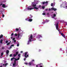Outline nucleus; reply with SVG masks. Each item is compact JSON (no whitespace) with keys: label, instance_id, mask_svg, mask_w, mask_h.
Returning <instances> with one entry per match:
<instances>
[{"label":"nucleus","instance_id":"25","mask_svg":"<svg viewBox=\"0 0 67 67\" xmlns=\"http://www.w3.org/2000/svg\"><path fill=\"white\" fill-rule=\"evenodd\" d=\"M16 54H14L13 55V56L14 57H16Z\"/></svg>","mask_w":67,"mask_h":67},{"label":"nucleus","instance_id":"27","mask_svg":"<svg viewBox=\"0 0 67 67\" xmlns=\"http://www.w3.org/2000/svg\"><path fill=\"white\" fill-rule=\"evenodd\" d=\"M15 30L17 31H19V29L18 28H16Z\"/></svg>","mask_w":67,"mask_h":67},{"label":"nucleus","instance_id":"41","mask_svg":"<svg viewBox=\"0 0 67 67\" xmlns=\"http://www.w3.org/2000/svg\"><path fill=\"white\" fill-rule=\"evenodd\" d=\"M17 46H19V44H18L17 45Z\"/></svg>","mask_w":67,"mask_h":67},{"label":"nucleus","instance_id":"22","mask_svg":"<svg viewBox=\"0 0 67 67\" xmlns=\"http://www.w3.org/2000/svg\"><path fill=\"white\" fill-rule=\"evenodd\" d=\"M42 9H44L45 8V6H42Z\"/></svg>","mask_w":67,"mask_h":67},{"label":"nucleus","instance_id":"51","mask_svg":"<svg viewBox=\"0 0 67 67\" xmlns=\"http://www.w3.org/2000/svg\"><path fill=\"white\" fill-rule=\"evenodd\" d=\"M17 59L18 60L19 59H20V58H18Z\"/></svg>","mask_w":67,"mask_h":67},{"label":"nucleus","instance_id":"53","mask_svg":"<svg viewBox=\"0 0 67 67\" xmlns=\"http://www.w3.org/2000/svg\"><path fill=\"white\" fill-rule=\"evenodd\" d=\"M36 67H38V65H36Z\"/></svg>","mask_w":67,"mask_h":67},{"label":"nucleus","instance_id":"35","mask_svg":"<svg viewBox=\"0 0 67 67\" xmlns=\"http://www.w3.org/2000/svg\"><path fill=\"white\" fill-rule=\"evenodd\" d=\"M51 6H52V7L53 6V3H52L51 4Z\"/></svg>","mask_w":67,"mask_h":67},{"label":"nucleus","instance_id":"33","mask_svg":"<svg viewBox=\"0 0 67 67\" xmlns=\"http://www.w3.org/2000/svg\"><path fill=\"white\" fill-rule=\"evenodd\" d=\"M15 38H13V41H14V40H15Z\"/></svg>","mask_w":67,"mask_h":67},{"label":"nucleus","instance_id":"61","mask_svg":"<svg viewBox=\"0 0 67 67\" xmlns=\"http://www.w3.org/2000/svg\"><path fill=\"white\" fill-rule=\"evenodd\" d=\"M2 67V65H1V66H0V67Z\"/></svg>","mask_w":67,"mask_h":67},{"label":"nucleus","instance_id":"37","mask_svg":"<svg viewBox=\"0 0 67 67\" xmlns=\"http://www.w3.org/2000/svg\"><path fill=\"white\" fill-rule=\"evenodd\" d=\"M14 42H15V43L16 42V41L15 40H14Z\"/></svg>","mask_w":67,"mask_h":67},{"label":"nucleus","instance_id":"30","mask_svg":"<svg viewBox=\"0 0 67 67\" xmlns=\"http://www.w3.org/2000/svg\"><path fill=\"white\" fill-rule=\"evenodd\" d=\"M53 16H54V17H55V16H56V14H53Z\"/></svg>","mask_w":67,"mask_h":67},{"label":"nucleus","instance_id":"58","mask_svg":"<svg viewBox=\"0 0 67 67\" xmlns=\"http://www.w3.org/2000/svg\"><path fill=\"white\" fill-rule=\"evenodd\" d=\"M21 53H23V51H21Z\"/></svg>","mask_w":67,"mask_h":67},{"label":"nucleus","instance_id":"23","mask_svg":"<svg viewBox=\"0 0 67 67\" xmlns=\"http://www.w3.org/2000/svg\"><path fill=\"white\" fill-rule=\"evenodd\" d=\"M15 64H16V63H14L13 64V66H15Z\"/></svg>","mask_w":67,"mask_h":67},{"label":"nucleus","instance_id":"60","mask_svg":"<svg viewBox=\"0 0 67 67\" xmlns=\"http://www.w3.org/2000/svg\"><path fill=\"white\" fill-rule=\"evenodd\" d=\"M11 38H12H12H13V37H11Z\"/></svg>","mask_w":67,"mask_h":67},{"label":"nucleus","instance_id":"62","mask_svg":"<svg viewBox=\"0 0 67 67\" xmlns=\"http://www.w3.org/2000/svg\"><path fill=\"white\" fill-rule=\"evenodd\" d=\"M54 17H54V16H53V18H54Z\"/></svg>","mask_w":67,"mask_h":67},{"label":"nucleus","instance_id":"44","mask_svg":"<svg viewBox=\"0 0 67 67\" xmlns=\"http://www.w3.org/2000/svg\"><path fill=\"white\" fill-rule=\"evenodd\" d=\"M15 60L16 61H17V60H18V59H16L15 58Z\"/></svg>","mask_w":67,"mask_h":67},{"label":"nucleus","instance_id":"56","mask_svg":"<svg viewBox=\"0 0 67 67\" xmlns=\"http://www.w3.org/2000/svg\"><path fill=\"white\" fill-rule=\"evenodd\" d=\"M26 59L25 58H24V60L25 61V60H26Z\"/></svg>","mask_w":67,"mask_h":67},{"label":"nucleus","instance_id":"64","mask_svg":"<svg viewBox=\"0 0 67 67\" xmlns=\"http://www.w3.org/2000/svg\"><path fill=\"white\" fill-rule=\"evenodd\" d=\"M62 5H61V6H62Z\"/></svg>","mask_w":67,"mask_h":67},{"label":"nucleus","instance_id":"59","mask_svg":"<svg viewBox=\"0 0 67 67\" xmlns=\"http://www.w3.org/2000/svg\"><path fill=\"white\" fill-rule=\"evenodd\" d=\"M49 11H50V10H51V9L49 8Z\"/></svg>","mask_w":67,"mask_h":67},{"label":"nucleus","instance_id":"7","mask_svg":"<svg viewBox=\"0 0 67 67\" xmlns=\"http://www.w3.org/2000/svg\"><path fill=\"white\" fill-rule=\"evenodd\" d=\"M33 18V16L32 15L30 14V16L29 17V19H32Z\"/></svg>","mask_w":67,"mask_h":67},{"label":"nucleus","instance_id":"12","mask_svg":"<svg viewBox=\"0 0 67 67\" xmlns=\"http://www.w3.org/2000/svg\"><path fill=\"white\" fill-rule=\"evenodd\" d=\"M2 7L3 8H4L5 7V4H3L2 5Z\"/></svg>","mask_w":67,"mask_h":67},{"label":"nucleus","instance_id":"3","mask_svg":"<svg viewBox=\"0 0 67 67\" xmlns=\"http://www.w3.org/2000/svg\"><path fill=\"white\" fill-rule=\"evenodd\" d=\"M27 54H28V52H26L25 54L24 57H25V58H27V57H29V55L27 54Z\"/></svg>","mask_w":67,"mask_h":67},{"label":"nucleus","instance_id":"20","mask_svg":"<svg viewBox=\"0 0 67 67\" xmlns=\"http://www.w3.org/2000/svg\"><path fill=\"white\" fill-rule=\"evenodd\" d=\"M18 38H19V36H20V34L19 33L18 34Z\"/></svg>","mask_w":67,"mask_h":67},{"label":"nucleus","instance_id":"36","mask_svg":"<svg viewBox=\"0 0 67 67\" xmlns=\"http://www.w3.org/2000/svg\"><path fill=\"white\" fill-rule=\"evenodd\" d=\"M13 35H14V34H13V33H12V34L11 35V36H13Z\"/></svg>","mask_w":67,"mask_h":67},{"label":"nucleus","instance_id":"14","mask_svg":"<svg viewBox=\"0 0 67 67\" xmlns=\"http://www.w3.org/2000/svg\"><path fill=\"white\" fill-rule=\"evenodd\" d=\"M49 20L46 19L45 20L46 22H49Z\"/></svg>","mask_w":67,"mask_h":67},{"label":"nucleus","instance_id":"47","mask_svg":"<svg viewBox=\"0 0 67 67\" xmlns=\"http://www.w3.org/2000/svg\"><path fill=\"white\" fill-rule=\"evenodd\" d=\"M48 10V9H46L45 10L46 11H47V10Z\"/></svg>","mask_w":67,"mask_h":67},{"label":"nucleus","instance_id":"5","mask_svg":"<svg viewBox=\"0 0 67 67\" xmlns=\"http://www.w3.org/2000/svg\"><path fill=\"white\" fill-rule=\"evenodd\" d=\"M51 10H54L55 11L57 10V9H56V8H55L54 7H52V8H51Z\"/></svg>","mask_w":67,"mask_h":67},{"label":"nucleus","instance_id":"11","mask_svg":"<svg viewBox=\"0 0 67 67\" xmlns=\"http://www.w3.org/2000/svg\"><path fill=\"white\" fill-rule=\"evenodd\" d=\"M42 37V36L41 35H39L38 36V38H40V37Z\"/></svg>","mask_w":67,"mask_h":67},{"label":"nucleus","instance_id":"31","mask_svg":"<svg viewBox=\"0 0 67 67\" xmlns=\"http://www.w3.org/2000/svg\"><path fill=\"white\" fill-rule=\"evenodd\" d=\"M48 2V1H46V2H45V3H46V4H47Z\"/></svg>","mask_w":67,"mask_h":67},{"label":"nucleus","instance_id":"18","mask_svg":"<svg viewBox=\"0 0 67 67\" xmlns=\"http://www.w3.org/2000/svg\"><path fill=\"white\" fill-rule=\"evenodd\" d=\"M18 54H19V52H16V55H18Z\"/></svg>","mask_w":67,"mask_h":67},{"label":"nucleus","instance_id":"24","mask_svg":"<svg viewBox=\"0 0 67 67\" xmlns=\"http://www.w3.org/2000/svg\"><path fill=\"white\" fill-rule=\"evenodd\" d=\"M14 35L15 36H18V34H14Z\"/></svg>","mask_w":67,"mask_h":67},{"label":"nucleus","instance_id":"46","mask_svg":"<svg viewBox=\"0 0 67 67\" xmlns=\"http://www.w3.org/2000/svg\"><path fill=\"white\" fill-rule=\"evenodd\" d=\"M25 20H26V21H27V20H27V18H26L25 19Z\"/></svg>","mask_w":67,"mask_h":67},{"label":"nucleus","instance_id":"45","mask_svg":"<svg viewBox=\"0 0 67 67\" xmlns=\"http://www.w3.org/2000/svg\"><path fill=\"white\" fill-rule=\"evenodd\" d=\"M11 46L12 47L14 46V44H12Z\"/></svg>","mask_w":67,"mask_h":67},{"label":"nucleus","instance_id":"38","mask_svg":"<svg viewBox=\"0 0 67 67\" xmlns=\"http://www.w3.org/2000/svg\"><path fill=\"white\" fill-rule=\"evenodd\" d=\"M4 49V47L3 46L2 47V49Z\"/></svg>","mask_w":67,"mask_h":67},{"label":"nucleus","instance_id":"32","mask_svg":"<svg viewBox=\"0 0 67 67\" xmlns=\"http://www.w3.org/2000/svg\"><path fill=\"white\" fill-rule=\"evenodd\" d=\"M18 57H20V54H19L18 55Z\"/></svg>","mask_w":67,"mask_h":67},{"label":"nucleus","instance_id":"4","mask_svg":"<svg viewBox=\"0 0 67 67\" xmlns=\"http://www.w3.org/2000/svg\"><path fill=\"white\" fill-rule=\"evenodd\" d=\"M56 29L57 30H58V31H59V30H58V24L57 23L56 25Z\"/></svg>","mask_w":67,"mask_h":67},{"label":"nucleus","instance_id":"63","mask_svg":"<svg viewBox=\"0 0 67 67\" xmlns=\"http://www.w3.org/2000/svg\"><path fill=\"white\" fill-rule=\"evenodd\" d=\"M0 11L1 12H2V10H1Z\"/></svg>","mask_w":67,"mask_h":67},{"label":"nucleus","instance_id":"29","mask_svg":"<svg viewBox=\"0 0 67 67\" xmlns=\"http://www.w3.org/2000/svg\"><path fill=\"white\" fill-rule=\"evenodd\" d=\"M45 3V2H42V4H44Z\"/></svg>","mask_w":67,"mask_h":67},{"label":"nucleus","instance_id":"48","mask_svg":"<svg viewBox=\"0 0 67 67\" xmlns=\"http://www.w3.org/2000/svg\"><path fill=\"white\" fill-rule=\"evenodd\" d=\"M64 8H66V9H67V6H65V7Z\"/></svg>","mask_w":67,"mask_h":67},{"label":"nucleus","instance_id":"26","mask_svg":"<svg viewBox=\"0 0 67 67\" xmlns=\"http://www.w3.org/2000/svg\"><path fill=\"white\" fill-rule=\"evenodd\" d=\"M10 44V42H9L7 44V45H9Z\"/></svg>","mask_w":67,"mask_h":67},{"label":"nucleus","instance_id":"40","mask_svg":"<svg viewBox=\"0 0 67 67\" xmlns=\"http://www.w3.org/2000/svg\"><path fill=\"white\" fill-rule=\"evenodd\" d=\"M14 63L16 64V61L15 60L14 61Z\"/></svg>","mask_w":67,"mask_h":67},{"label":"nucleus","instance_id":"42","mask_svg":"<svg viewBox=\"0 0 67 67\" xmlns=\"http://www.w3.org/2000/svg\"><path fill=\"white\" fill-rule=\"evenodd\" d=\"M62 36L64 37H65V35H64V34H63V35Z\"/></svg>","mask_w":67,"mask_h":67},{"label":"nucleus","instance_id":"8","mask_svg":"<svg viewBox=\"0 0 67 67\" xmlns=\"http://www.w3.org/2000/svg\"><path fill=\"white\" fill-rule=\"evenodd\" d=\"M6 53L7 55H8V54H9V51L8 50H7L6 52Z\"/></svg>","mask_w":67,"mask_h":67},{"label":"nucleus","instance_id":"16","mask_svg":"<svg viewBox=\"0 0 67 67\" xmlns=\"http://www.w3.org/2000/svg\"><path fill=\"white\" fill-rule=\"evenodd\" d=\"M2 42H3V40L2 39H1L0 40V43H1V44H2Z\"/></svg>","mask_w":67,"mask_h":67},{"label":"nucleus","instance_id":"34","mask_svg":"<svg viewBox=\"0 0 67 67\" xmlns=\"http://www.w3.org/2000/svg\"><path fill=\"white\" fill-rule=\"evenodd\" d=\"M42 14L44 15H45V14H46L45 13H43Z\"/></svg>","mask_w":67,"mask_h":67},{"label":"nucleus","instance_id":"13","mask_svg":"<svg viewBox=\"0 0 67 67\" xmlns=\"http://www.w3.org/2000/svg\"><path fill=\"white\" fill-rule=\"evenodd\" d=\"M15 59V58L14 57H13V58H11V61L12 60H13V59Z\"/></svg>","mask_w":67,"mask_h":67},{"label":"nucleus","instance_id":"9","mask_svg":"<svg viewBox=\"0 0 67 67\" xmlns=\"http://www.w3.org/2000/svg\"><path fill=\"white\" fill-rule=\"evenodd\" d=\"M38 65H40V67H43V66H42L43 63H40V64H38Z\"/></svg>","mask_w":67,"mask_h":67},{"label":"nucleus","instance_id":"52","mask_svg":"<svg viewBox=\"0 0 67 67\" xmlns=\"http://www.w3.org/2000/svg\"><path fill=\"white\" fill-rule=\"evenodd\" d=\"M10 48H12V47L11 46H10Z\"/></svg>","mask_w":67,"mask_h":67},{"label":"nucleus","instance_id":"50","mask_svg":"<svg viewBox=\"0 0 67 67\" xmlns=\"http://www.w3.org/2000/svg\"><path fill=\"white\" fill-rule=\"evenodd\" d=\"M30 63H29V65H31V63H30Z\"/></svg>","mask_w":67,"mask_h":67},{"label":"nucleus","instance_id":"49","mask_svg":"<svg viewBox=\"0 0 67 67\" xmlns=\"http://www.w3.org/2000/svg\"><path fill=\"white\" fill-rule=\"evenodd\" d=\"M41 5H39V8H41Z\"/></svg>","mask_w":67,"mask_h":67},{"label":"nucleus","instance_id":"39","mask_svg":"<svg viewBox=\"0 0 67 67\" xmlns=\"http://www.w3.org/2000/svg\"><path fill=\"white\" fill-rule=\"evenodd\" d=\"M5 42H6V43H7L8 42V41L7 40V41H6Z\"/></svg>","mask_w":67,"mask_h":67},{"label":"nucleus","instance_id":"43","mask_svg":"<svg viewBox=\"0 0 67 67\" xmlns=\"http://www.w3.org/2000/svg\"><path fill=\"white\" fill-rule=\"evenodd\" d=\"M61 35H62V36L63 35H64V34L63 33H62L61 34Z\"/></svg>","mask_w":67,"mask_h":67},{"label":"nucleus","instance_id":"57","mask_svg":"<svg viewBox=\"0 0 67 67\" xmlns=\"http://www.w3.org/2000/svg\"><path fill=\"white\" fill-rule=\"evenodd\" d=\"M32 62H34V60H32Z\"/></svg>","mask_w":67,"mask_h":67},{"label":"nucleus","instance_id":"15","mask_svg":"<svg viewBox=\"0 0 67 67\" xmlns=\"http://www.w3.org/2000/svg\"><path fill=\"white\" fill-rule=\"evenodd\" d=\"M32 6L34 7H36V4H33L32 5Z\"/></svg>","mask_w":67,"mask_h":67},{"label":"nucleus","instance_id":"19","mask_svg":"<svg viewBox=\"0 0 67 67\" xmlns=\"http://www.w3.org/2000/svg\"><path fill=\"white\" fill-rule=\"evenodd\" d=\"M3 55V52L1 54V56H2Z\"/></svg>","mask_w":67,"mask_h":67},{"label":"nucleus","instance_id":"1","mask_svg":"<svg viewBox=\"0 0 67 67\" xmlns=\"http://www.w3.org/2000/svg\"><path fill=\"white\" fill-rule=\"evenodd\" d=\"M32 39H33V35H30V37L29 38V41H28V42L27 43L28 45V44H30V42H32Z\"/></svg>","mask_w":67,"mask_h":67},{"label":"nucleus","instance_id":"6","mask_svg":"<svg viewBox=\"0 0 67 67\" xmlns=\"http://www.w3.org/2000/svg\"><path fill=\"white\" fill-rule=\"evenodd\" d=\"M28 21H29V22H32V21H33V19L31 18H29V20H27Z\"/></svg>","mask_w":67,"mask_h":67},{"label":"nucleus","instance_id":"28","mask_svg":"<svg viewBox=\"0 0 67 67\" xmlns=\"http://www.w3.org/2000/svg\"><path fill=\"white\" fill-rule=\"evenodd\" d=\"M12 54H10L9 55L10 57H12Z\"/></svg>","mask_w":67,"mask_h":67},{"label":"nucleus","instance_id":"17","mask_svg":"<svg viewBox=\"0 0 67 67\" xmlns=\"http://www.w3.org/2000/svg\"><path fill=\"white\" fill-rule=\"evenodd\" d=\"M3 36V35H1V36H0V39Z\"/></svg>","mask_w":67,"mask_h":67},{"label":"nucleus","instance_id":"54","mask_svg":"<svg viewBox=\"0 0 67 67\" xmlns=\"http://www.w3.org/2000/svg\"><path fill=\"white\" fill-rule=\"evenodd\" d=\"M25 64H26V65H27V63H25Z\"/></svg>","mask_w":67,"mask_h":67},{"label":"nucleus","instance_id":"10","mask_svg":"<svg viewBox=\"0 0 67 67\" xmlns=\"http://www.w3.org/2000/svg\"><path fill=\"white\" fill-rule=\"evenodd\" d=\"M8 65V63H6L5 65L4 64L3 65L4 66H7V65Z\"/></svg>","mask_w":67,"mask_h":67},{"label":"nucleus","instance_id":"55","mask_svg":"<svg viewBox=\"0 0 67 67\" xmlns=\"http://www.w3.org/2000/svg\"><path fill=\"white\" fill-rule=\"evenodd\" d=\"M47 15H49V13H48L47 14Z\"/></svg>","mask_w":67,"mask_h":67},{"label":"nucleus","instance_id":"21","mask_svg":"<svg viewBox=\"0 0 67 67\" xmlns=\"http://www.w3.org/2000/svg\"><path fill=\"white\" fill-rule=\"evenodd\" d=\"M2 16L3 18L4 17V15L3 14V13H2Z\"/></svg>","mask_w":67,"mask_h":67},{"label":"nucleus","instance_id":"2","mask_svg":"<svg viewBox=\"0 0 67 67\" xmlns=\"http://www.w3.org/2000/svg\"><path fill=\"white\" fill-rule=\"evenodd\" d=\"M35 9L36 10H38V8L36 7H35L34 8H28V10H32L33 9Z\"/></svg>","mask_w":67,"mask_h":67}]
</instances>
